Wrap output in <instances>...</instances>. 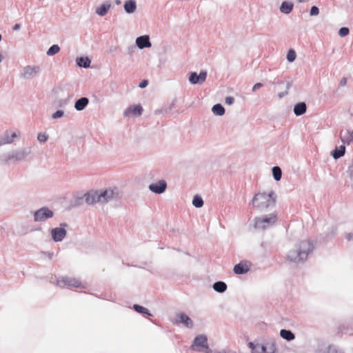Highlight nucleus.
I'll use <instances>...</instances> for the list:
<instances>
[{"label": "nucleus", "instance_id": "obj_57", "mask_svg": "<svg viewBox=\"0 0 353 353\" xmlns=\"http://www.w3.org/2000/svg\"><path fill=\"white\" fill-rule=\"evenodd\" d=\"M114 3L116 5H120L121 3V0H115Z\"/></svg>", "mask_w": 353, "mask_h": 353}, {"label": "nucleus", "instance_id": "obj_43", "mask_svg": "<svg viewBox=\"0 0 353 353\" xmlns=\"http://www.w3.org/2000/svg\"><path fill=\"white\" fill-rule=\"evenodd\" d=\"M225 101L228 105H232L234 103V98L232 96L227 97Z\"/></svg>", "mask_w": 353, "mask_h": 353}, {"label": "nucleus", "instance_id": "obj_3", "mask_svg": "<svg viewBox=\"0 0 353 353\" xmlns=\"http://www.w3.org/2000/svg\"><path fill=\"white\" fill-rule=\"evenodd\" d=\"M30 153V148H23L13 150L11 152H7L1 154L0 156V161H3L4 163L22 161H24Z\"/></svg>", "mask_w": 353, "mask_h": 353}, {"label": "nucleus", "instance_id": "obj_5", "mask_svg": "<svg viewBox=\"0 0 353 353\" xmlns=\"http://www.w3.org/2000/svg\"><path fill=\"white\" fill-rule=\"evenodd\" d=\"M190 349L195 352H203L205 353L212 352V350L208 344L207 336L204 334L198 335L194 339Z\"/></svg>", "mask_w": 353, "mask_h": 353}, {"label": "nucleus", "instance_id": "obj_32", "mask_svg": "<svg viewBox=\"0 0 353 353\" xmlns=\"http://www.w3.org/2000/svg\"><path fill=\"white\" fill-rule=\"evenodd\" d=\"M204 204L202 197L198 194L195 195L192 199V205L197 208H201Z\"/></svg>", "mask_w": 353, "mask_h": 353}, {"label": "nucleus", "instance_id": "obj_24", "mask_svg": "<svg viewBox=\"0 0 353 353\" xmlns=\"http://www.w3.org/2000/svg\"><path fill=\"white\" fill-rule=\"evenodd\" d=\"M293 8V3L285 1H283L280 6V11L285 14H288L292 11Z\"/></svg>", "mask_w": 353, "mask_h": 353}, {"label": "nucleus", "instance_id": "obj_58", "mask_svg": "<svg viewBox=\"0 0 353 353\" xmlns=\"http://www.w3.org/2000/svg\"><path fill=\"white\" fill-rule=\"evenodd\" d=\"M306 1H307V0H299V3H304V2H306Z\"/></svg>", "mask_w": 353, "mask_h": 353}, {"label": "nucleus", "instance_id": "obj_40", "mask_svg": "<svg viewBox=\"0 0 353 353\" xmlns=\"http://www.w3.org/2000/svg\"><path fill=\"white\" fill-rule=\"evenodd\" d=\"M268 344L270 345V347H269L270 351L268 353H274L276 350V342H275L274 339L270 340V341Z\"/></svg>", "mask_w": 353, "mask_h": 353}, {"label": "nucleus", "instance_id": "obj_49", "mask_svg": "<svg viewBox=\"0 0 353 353\" xmlns=\"http://www.w3.org/2000/svg\"><path fill=\"white\" fill-rule=\"evenodd\" d=\"M288 94V90H285L284 92H281L278 93V97L279 99H282L285 96Z\"/></svg>", "mask_w": 353, "mask_h": 353}, {"label": "nucleus", "instance_id": "obj_48", "mask_svg": "<svg viewBox=\"0 0 353 353\" xmlns=\"http://www.w3.org/2000/svg\"><path fill=\"white\" fill-rule=\"evenodd\" d=\"M273 85H279L284 83L283 81H280L277 79H274V81L272 83Z\"/></svg>", "mask_w": 353, "mask_h": 353}, {"label": "nucleus", "instance_id": "obj_30", "mask_svg": "<svg viewBox=\"0 0 353 353\" xmlns=\"http://www.w3.org/2000/svg\"><path fill=\"white\" fill-rule=\"evenodd\" d=\"M132 308L137 312H138L139 314H145V315H148V316H152V314L150 312V310L148 309H147L146 307L142 306V305H138V304H134Z\"/></svg>", "mask_w": 353, "mask_h": 353}, {"label": "nucleus", "instance_id": "obj_28", "mask_svg": "<svg viewBox=\"0 0 353 353\" xmlns=\"http://www.w3.org/2000/svg\"><path fill=\"white\" fill-rule=\"evenodd\" d=\"M213 290L219 293H223L227 290V284L224 281H219L213 283Z\"/></svg>", "mask_w": 353, "mask_h": 353}, {"label": "nucleus", "instance_id": "obj_52", "mask_svg": "<svg viewBox=\"0 0 353 353\" xmlns=\"http://www.w3.org/2000/svg\"><path fill=\"white\" fill-rule=\"evenodd\" d=\"M345 239L347 241H352L353 240V233H347L346 235H345Z\"/></svg>", "mask_w": 353, "mask_h": 353}, {"label": "nucleus", "instance_id": "obj_47", "mask_svg": "<svg viewBox=\"0 0 353 353\" xmlns=\"http://www.w3.org/2000/svg\"><path fill=\"white\" fill-rule=\"evenodd\" d=\"M263 84L261 83H256L252 87V91L255 92L257 89L261 88Z\"/></svg>", "mask_w": 353, "mask_h": 353}, {"label": "nucleus", "instance_id": "obj_17", "mask_svg": "<svg viewBox=\"0 0 353 353\" xmlns=\"http://www.w3.org/2000/svg\"><path fill=\"white\" fill-rule=\"evenodd\" d=\"M137 8V2L135 0H126L123 4V9L127 14L134 13Z\"/></svg>", "mask_w": 353, "mask_h": 353}, {"label": "nucleus", "instance_id": "obj_14", "mask_svg": "<svg viewBox=\"0 0 353 353\" xmlns=\"http://www.w3.org/2000/svg\"><path fill=\"white\" fill-rule=\"evenodd\" d=\"M136 45L140 50L151 47L150 37L147 34L138 37L136 39Z\"/></svg>", "mask_w": 353, "mask_h": 353}, {"label": "nucleus", "instance_id": "obj_50", "mask_svg": "<svg viewBox=\"0 0 353 353\" xmlns=\"http://www.w3.org/2000/svg\"><path fill=\"white\" fill-rule=\"evenodd\" d=\"M347 83V79L345 77H343L340 82H339V86H345Z\"/></svg>", "mask_w": 353, "mask_h": 353}, {"label": "nucleus", "instance_id": "obj_44", "mask_svg": "<svg viewBox=\"0 0 353 353\" xmlns=\"http://www.w3.org/2000/svg\"><path fill=\"white\" fill-rule=\"evenodd\" d=\"M258 349H260V353H268L269 351L267 350L268 347L265 345H258Z\"/></svg>", "mask_w": 353, "mask_h": 353}, {"label": "nucleus", "instance_id": "obj_10", "mask_svg": "<svg viewBox=\"0 0 353 353\" xmlns=\"http://www.w3.org/2000/svg\"><path fill=\"white\" fill-rule=\"evenodd\" d=\"M207 75L208 73L205 70H201L199 74L196 72H191L188 80L192 85H201L206 80Z\"/></svg>", "mask_w": 353, "mask_h": 353}, {"label": "nucleus", "instance_id": "obj_59", "mask_svg": "<svg viewBox=\"0 0 353 353\" xmlns=\"http://www.w3.org/2000/svg\"><path fill=\"white\" fill-rule=\"evenodd\" d=\"M52 255H53L52 253H50V252L48 253V256H49L50 259L52 258Z\"/></svg>", "mask_w": 353, "mask_h": 353}, {"label": "nucleus", "instance_id": "obj_62", "mask_svg": "<svg viewBox=\"0 0 353 353\" xmlns=\"http://www.w3.org/2000/svg\"><path fill=\"white\" fill-rule=\"evenodd\" d=\"M1 39H2V36H1V34H0V41H1Z\"/></svg>", "mask_w": 353, "mask_h": 353}, {"label": "nucleus", "instance_id": "obj_22", "mask_svg": "<svg viewBox=\"0 0 353 353\" xmlns=\"http://www.w3.org/2000/svg\"><path fill=\"white\" fill-rule=\"evenodd\" d=\"M179 323L183 324L188 328H191L193 326L192 319L184 313H179L177 314Z\"/></svg>", "mask_w": 353, "mask_h": 353}, {"label": "nucleus", "instance_id": "obj_41", "mask_svg": "<svg viewBox=\"0 0 353 353\" xmlns=\"http://www.w3.org/2000/svg\"><path fill=\"white\" fill-rule=\"evenodd\" d=\"M319 9L317 6H313L311 7L310 11V16H316L319 14Z\"/></svg>", "mask_w": 353, "mask_h": 353}, {"label": "nucleus", "instance_id": "obj_54", "mask_svg": "<svg viewBox=\"0 0 353 353\" xmlns=\"http://www.w3.org/2000/svg\"><path fill=\"white\" fill-rule=\"evenodd\" d=\"M348 172L350 173V176H353V163L349 166Z\"/></svg>", "mask_w": 353, "mask_h": 353}, {"label": "nucleus", "instance_id": "obj_9", "mask_svg": "<svg viewBox=\"0 0 353 353\" xmlns=\"http://www.w3.org/2000/svg\"><path fill=\"white\" fill-rule=\"evenodd\" d=\"M67 227L68 224L66 223H60L59 227L52 228L50 232L52 239L54 242L61 241L67 234Z\"/></svg>", "mask_w": 353, "mask_h": 353}, {"label": "nucleus", "instance_id": "obj_8", "mask_svg": "<svg viewBox=\"0 0 353 353\" xmlns=\"http://www.w3.org/2000/svg\"><path fill=\"white\" fill-rule=\"evenodd\" d=\"M54 212L48 207L44 206L37 210L33 213L34 221L35 222H43L47 219L53 217Z\"/></svg>", "mask_w": 353, "mask_h": 353}, {"label": "nucleus", "instance_id": "obj_29", "mask_svg": "<svg viewBox=\"0 0 353 353\" xmlns=\"http://www.w3.org/2000/svg\"><path fill=\"white\" fill-rule=\"evenodd\" d=\"M225 108L221 103H216L212 108V112L216 116H222L225 114Z\"/></svg>", "mask_w": 353, "mask_h": 353}, {"label": "nucleus", "instance_id": "obj_7", "mask_svg": "<svg viewBox=\"0 0 353 353\" xmlns=\"http://www.w3.org/2000/svg\"><path fill=\"white\" fill-rule=\"evenodd\" d=\"M99 197L100 203H108L110 201L118 199L119 192L118 190L115 188L103 190L99 192Z\"/></svg>", "mask_w": 353, "mask_h": 353}, {"label": "nucleus", "instance_id": "obj_42", "mask_svg": "<svg viewBox=\"0 0 353 353\" xmlns=\"http://www.w3.org/2000/svg\"><path fill=\"white\" fill-rule=\"evenodd\" d=\"M337 228L336 226H332L330 228V232L326 235L327 238L333 237L336 233Z\"/></svg>", "mask_w": 353, "mask_h": 353}, {"label": "nucleus", "instance_id": "obj_61", "mask_svg": "<svg viewBox=\"0 0 353 353\" xmlns=\"http://www.w3.org/2000/svg\"><path fill=\"white\" fill-rule=\"evenodd\" d=\"M2 59H3V57H2V55L0 54V63L2 61Z\"/></svg>", "mask_w": 353, "mask_h": 353}, {"label": "nucleus", "instance_id": "obj_63", "mask_svg": "<svg viewBox=\"0 0 353 353\" xmlns=\"http://www.w3.org/2000/svg\"><path fill=\"white\" fill-rule=\"evenodd\" d=\"M339 353H343V352H341L340 351V352H339Z\"/></svg>", "mask_w": 353, "mask_h": 353}, {"label": "nucleus", "instance_id": "obj_34", "mask_svg": "<svg viewBox=\"0 0 353 353\" xmlns=\"http://www.w3.org/2000/svg\"><path fill=\"white\" fill-rule=\"evenodd\" d=\"M296 52L293 49H290L287 54V60L288 62L292 63L296 59Z\"/></svg>", "mask_w": 353, "mask_h": 353}, {"label": "nucleus", "instance_id": "obj_23", "mask_svg": "<svg viewBox=\"0 0 353 353\" xmlns=\"http://www.w3.org/2000/svg\"><path fill=\"white\" fill-rule=\"evenodd\" d=\"M76 64L83 68L90 67L91 60L88 57H79L76 59Z\"/></svg>", "mask_w": 353, "mask_h": 353}, {"label": "nucleus", "instance_id": "obj_25", "mask_svg": "<svg viewBox=\"0 0 353 353\" xmlns=\"http://www.w3.org/2000/svg\"><path fill=\"white\" fill-rule=\"evenodd\" d=\"M280 336L287 341H291L295 339V334L290 330L287 329L280 330Z\"/></svg>", "mask_w": 353, "mask_h": 353}, {"label": "nucleus", "instance_id": "obj_46", "mask_svg": "<svg viewBox=\"0 0 353 353\" xmlns=\"http://www.w3.org/2000/svg\"><path fill=\"white\" fill-rule=\"evenodd\" d=\"M148 85V81L145 79V80H143V81L139 83V88H145Z\"/></svg>", "mask_w": 353, "mask_h": 353}, {"label": "nucleus", "instance_id": "obj_35", "mask_svg": "<svg viewBox=\"0 0 353 353\" xmlns=\"http://www.w3.org/2000/svg\"><path fill=\"white\" fill-rule=\"evenodd\" d=\"M84 200H85L84 195L80 196H77V197H75V199L74 200L73 205L74 206L81 205L83 204Z\"/></svg>", "mask_w": 353, "mask_h": 353}, {"label": "nucleus", "instance_id": "obj_31", "mask_svg": "<svg viewBox=\"0 0 353 353\" xmlns=\"http://www.w3.org/2000/svg\"><path fill=\"white\" fill-rule=\"evenodd\" d=\"M272 176L276 181H279L282 176V170L279 166H274L272 169Z\"/></svg>", "mask_w": 353, "mask_h": 353}, {"label": "nucleus", "instance_id": "obj_2", "mask_svg": "<svg viewBox=\"0 0 353 353\" xmlns=\"http://www.w3.org/2000/svg\"><path fill=\"white\" fill-rule=\"evenodd\" d=\"M276 194L271 191L268 194L265 192L256 194L251 203L254 208L262 211L269 207L274 206L276 203Z\"/></svg>", "mask_w": 353, "mask_h": 353}, {"label": "nucleus", "instance_id": "obj_1", "mask_svg": "<svg viewBox=\"0 0 353 353\" xmlns=\"http://www.w3.org/2000/svg\"><path fill=\"white\" fill-rule=\"evenodd\" d=\"M314 250V245L312 241H301L288 252V260L296 264L304 263Z\"/></svg>", "mask_w": 353, "mask_h": 353}, {"label": "nucleus", "instance_id": "obj_55", "mask_svg": "<svg viewBox=\"0 0 353 353\" xmlns=\"http://www.w3.org/2000/svg\"><path fill=\"white\" fill-rule=\"evenodd\" d=\"M285 87H286L285 90L288 91L290 90V88L292 87V81L287 82Z\"/></svg>", "mask_w": 353, "mask_h": 353}, {"label": "nucleus", "instance_id": "obj_21", "mask_svg": "<svg viewBox=\"0 0 353 353\" xmlns=\"http://www.w3.org/2000/svg\"><path fill=\"white\" fill-rule=\"evenodd\" d=\"M307 105L305 102H299L294 105L293 112L296 117H299L305 113Z\"/></svg>", "mask_w": 353, "mask_h": 353}, {"label": "nucleus", "instance_id": "obj_16", "mask_svg": "<svg viewBox=\"0 0 353 353\" xmlns=\"http://www.w3.org/2000/svg\"><path fill=\"white\" fill-rule=\"evenodd\" d=\"M250 271V267L244 261L236 264L234 266L233 272L237 275L245 274Z\"/></svg>", "mask_w": 353, "mask_h": 353}, {"label": "nucleus", "instance_id": "obj_60", "mask_svg": "<svg viewBox=\"0 0 353 353\" xmlns=\"http://www.w3.org/2000/svg\"><path fill=\"white\" fill-rule=\"evenodd\" d=\"M215 353H226V352L225 350H222V351L216 352Z\"/></svg>", "mask_w": 353, "mask_h": 353}, {"label": "nucleus", "instance_id": "obj_45", "mask_svg": "<svg viewBox=\"0 0 353 353\" xmlns=\"http://www.w3.org/2000/svg\"><path fill=\"white\" fill-rule=\"evenodd\" d=\"M248 346L251 349V352L254 349H258V345H256L253 342H249Z\"/></svg>", "mask_w": 353, "mask_h": 353}, {"label": "nucleus", "instance_id": "obj_56", "mask_svg": "<svg viewBox=\"0 0 353 353\" xmlns=\"http://www.w3.org/2000/svg\"><path fill=\"white\" fill-rule=\"evenodd\" d=\"M252 353H260V349H254L252 351Z\"/></svg>", "mask_w": 353, "mask_h": 353}, {"label": "nucleus", "instance_id": "obj_13", "mask_svg": "<svg viewBox=\"0 0 353 353\" xmlns=\"http://www.w3.org/2000/svg\"><path fill=\"white\" fill-rule=\"evenodd\" d=\"M39 71L40 68L39 66L27 65L23 68L20 74V77L22 79H28L32 77L34 74L39 72Z\"/></svg>", "mask_w": 353, "mask_h": 353}, {"label": "nucleus", "instance_id": "obj_37", "mask_svg": "<svg viewBox=\"0 0 353 353\" xmlns=\"http://www.w3.org/2000/svg\"><path fill=\"white\" fill-rule=\"evenodd\" d=\"M63 115L64 111L62 110H58L52 114L51 117L53 119H58L59 118H61Z\"/></svg>", "mask_w": 353, "mask_h": 353}, {"label": "nucleus", "instance_id": "obj_12", "mask_svg": "<svg viewBox=\"0 0 353 353\" xmlns=\"http://www.w3.org/2000/svg\"><path fill=\"white\" fill-rule=\"evenodd\" d=\"M167 188V183L165 180H160L157 183L150 184L149 190L155 194H161L163 193Z\"/></svg>", "mask_w": 353, "mask_h": 353}, {"label": "nucleus", "instance_id": "obj_27", "mask_svg": "<svg viewBox=\"0 0 353 353\" xmlns=\"http://www.w3.org/2000/svg\"><path fill=\"white\" fill-rule=\"evenodd\" d=\"M345 153V146L344 145H341L339 147H336L332 152L331 154L334 159H338L343 156H344Z\"/></svg>", "mask_w": 353, "mask_h": 353}, {"label": "nucleus", "instance_id": "obj_39", "mask_svg": "<svg viewBox=\"0 0 353 353\" xmlns=\"http://www.w3.org/2000/svg\"><path fill=\"white\" fill-rule=\"evenodd\" d=\"M48 136L46 133H39L37 135V140L40 143H45L48 141Z\"/></svg>", "mask_w": 353, "mask_h": 353}, {"label": "nucleus", "instance_id": "obj_6", "mask_svg": "<svg viewBox=\"0 0 353 353\" xmlns=\"http://www.w3.org/2000/svg\"><path fill=\"white\" fill-rule=\"evenodd\" d=\"M57 285L60 288H84L85 287L81 284V281L78 279L71 278L68 276H61L57 279Z\"/></svg>", "mask_w": 353, "mask_h": 353}, {"label": "nucleus", "instance_id": "obj_15", "mask_svg": "<svg viewBox=\"0 0 353 353\" xmlns=\"http://www.w3.org/2000/svg\"><path fill=\"white\" fill-rule=\"evenodd\" d=\"M85 201L88 205H94L99 202V192L91 191L84 194Z\"/></svg>", "mask_w": 353, "mask_h": 353}, {"label": "nucleus", "instance_id": "obj_4", "mask_svg": "<svg viewBox=\"0 0 353 353\" xmlns=\"http://www.w3.org/2000/svg\"><path fill=\"white\" fill-rule=\"evenodd\" d=\"M276 221V214L272 213L268 215H264L254 219V227L256 230H264L274 225Z\"/></svg>", "mask_w": 353, "mask_h": 353}, {"label": "nucleus", "instance_id": "obj_20", "mask_svg": "<svg viewBox=\"0 0 353 353\" xmlns=\"http://www.w3.org/2000/svg\"><path fill=\"white\" fill-rule=\"evenodd\" d=\"M89 103V99L85 97H82L78 99L74 103V108L77 111L83 110Z\"/></svg>", "mask_w": 353, "mask_h": 353}, {"label": "nucleus", "instance_id": "obj_36", "mask_svg": "<svg viewBox=\"0 0 353 353\" xmlns=\"http://www.w3.org/2000/svg\"><path fill=\"white\" fill-rule=\"evenodd\" d=\"M350 32V30L347 27H342L339 30V35L341 37L347 36Z\"/></svg>", "mask_w": 353, "mask_h": 353}, {"label": "nucleus", "instance_id": "obj_18", "mask_svg": "<svg viewBox=\"0 0 353 353\" xmlns=\"http://www.w3.org/2000/svg\"><path fill=\"white\" fill-rule=\"evenodd\" d=\"M340 139L344 145H350L353 142V130H347L344 134L341 132L340 134Z\"/></svg>", "mask_w": 353, "mask_h": 353}, {"label": "nucleus", "instance_id": "obj_53", "mask_svg": "<svg viewBox=\"0 0 353 353\" xmlns=\"http://www.w3.org/2000/svg\"><path fill=\"white\" fill-rule=\"evenodd\" d=\"M20 28H21V25L19 23H16L13 26L12 30L14 31H17V30H20Z\"/></svg>", "mask_w": 353, "mask_h": 353}, {"label": "nucleus", "instance_id": "obj_38", "mask_svg": "<svg viewBox=\"0 0 353 353\" xmlns=\"http://www.w3.org/2000/svg\"><path fill=\"white\" fill-rule=\"evenodd\" d=\"M339 351L334 346L328 345L323 351V353H339Z\"/></svg>", "mask_w": 353, "mask_h": 353}, {"label": "nucleus", "instance_id": "obj_51", "mask_svg": "<svg viewBox=\"0 0 353 353\" xmlns=\"http://www.w3.org/2000/svg\"><path fill=\"white\" fill-rule=\"evenodd\" d=\"M136 50V46L132 45V46H130L128 48V53L130 54V53H132L133 52H134Z\"/></svg>", "mask_w": 353, "mask_h": 353}, {"label": "nucleus", "instance_id": "obj_11", "mask_svg": "<svg viewBox=\"0 0 353 353\" xmlns=\"http://www.w3.org/2000/svg\"><path fill=\"white\" fill-rule=\"evenodd\" d=\"M143 108L141 105H134L128 106L123 112L124 117H139L143 113Z\"/></svg>", "mask_w": 353, "mask_h": 353}, {"label": "nucleus", "instance_id": "obj_33", "mask_svg": "<svg viewBox=\"0 0 353 353\" xmlns=\"http://www.w3.org/2000/svg\"><path fill=\"white\" fill-rule=\"evenodd\" d=\"M60 50V47L57 44L51 46L46 52L48 56H53L57 54Z\"/></svg>", "mask_w": 353, "mask_h": 353}, {"label": "nucleus", "instance_id": "obj_19", "mask_svg": "<svg viewBox=\"0 0 353 353\" xmlns=\"http://www.w3.org/2000/svg\"><path fill=\"white\" fill-rule=\"evenodd\" d=\"M110 7H111L110 1H106L104 3H103L100 6L97 8L95 12L99 16L103 17L108 13Z\"/></svg>", "mask_w": 353, "mask_h": 353}, {"label": "nucleus", "instance_id": "obj_26", "mask_svg": "<svg viewBox=\"0 0 353 353\" xmlns=\"http://www.w3.org/2000/svg\"><path fill=\"white\" fill-rule=\"evenodd\" d=\"M0 135L1 137L3 145L12 143L14 138L17 137V134L15 132L10 134L7 131Z\"/></svg>", "mask_w": 353, "mask_h": 353}]
</instances>
